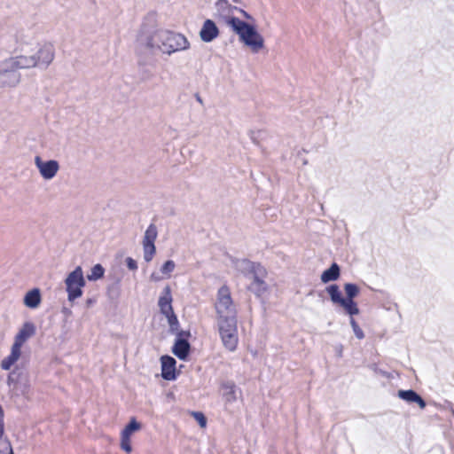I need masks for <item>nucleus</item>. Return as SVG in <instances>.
I'll return each mask as SVG.
<instances>
[{
  "instance_id": "obj_22",
  "label": "nucleus",
  "mask_w": 454,
  "mask_h": 454,
  "mask_svg": "<svg viewBox=\"0 0 454 454\" xmlns=\"http://www.w3.org/2000/svg\"><path fill=\"white\" fill-rule=\"evenodd\" d=\"M158 236V230L154 223H151L145 231L142 244H154Z\"/></svg>"
},
{
  "instance_id": "obj_14",
  "label": "nucleus",
  "mask_w": 454,
  "mask_h": 454,
  "mask_svg": "<svg viewBox=\"0 0 454 454\" xmlns=\"http://www.w3.org/2000/svg\"><path fill=\"white\" fill-rule=\"evenodd\" d=\"M262 265L251 262L247 259H239L234 262L235 269L247 278H250L253 274Z\"/></svg>"
},
{
  "instance_id": "obj_32",
  "label": "nucleus",
  "mask_w": 454,
  "mask_h": 454,
  "mask_svg": "<svg viewBox=\"0 0 454 454\" xmlns=\"http://www.w3.org/2000/svg\"><path fill=\"white\" fill-rule=\"evenodd\" d=\"M350 325H351V327L353 329V332L356 335V337L359 340H362L364 338V332L363 330L359 327V325H357V323L356 322V320L353 318V317H350Z\"/></svg>"
},
{
  "instance_id": "obj_35",
  "label": "nucleus",
  "mask_w": 454,
  "mask_h": 454,
  "mask_svg": "<svg viewBox=\"0 0 454 454\" xmlns=\"http://www.w3.org/2000/svg\"><path fill=\"white\" fill-rule=\"evenodd\" d=\"M126 264H127V267L129 268V270H137V263L131 257H127L126 258Z\"/></svg>"
},
{
  "instance_id": "obj_24",
  "label": "nucleus",
  "mask_w": 454,
  "mask_h": 454,
  "mask_svg": "<svg viewBox=\"0 0 454 454\" xmlns=\"http://www.w3.org/2000/svg\"><path fill=\"white\" fill-rule=\"evenodd\" d=\"M104 267L101 264L98 263L91 268L90 272L87 275V279L89 281H97L102 278L104 277Z\"/></svg>"
},
{
  "instance_id": "obj_43",
  "label": "nucleus",
  "mask_w": 454,
  "mask_h": 454,
  "mask_svg": "<svg viewBox=\"0 0 454 454\" xmlns=\"http://www.w3.org/2000/svg\"><path fill=\"white\" fill-rule=\"evenodd\" d=\"M339 356H341V349H338Z\"/></svg>"
},
{
  "instance_id": "obj_9",
  "label": "nucleus",
  "mask_w": 454,
  "mask_h": 454,
  "mask_svg": "<svg viewBox=\"0 0 454 454\" xmlns=\"http://www.w3.org/2000/svg\"><path fill=\"white\" fill-rule=\"evenodd\" d=\"M8 385H14L13 391L17 395L27 396L31 384L27 372L20 370H13L8 376Z\"/></svg>"
},
{
  "instance_id": "obj_13",
  "label": "nucleus",
  "mask_w": 454,
  "mask_h": 454,
  "mask_svg": "<svg viewBox=\"0 0 454 454\" xmlns=\"http://www.w3.org/2000/svg\"><path fill=\"white\" fill-rule=\"evenodd\" d=\"M189 336L190 333H185L184 331L177 333L176 341L172 348V352L180 360H185L189 355L191 346L187 339H185V337Z\"/></svg>"
},
{
  "instance_id": "obj_6",
  "label": "nucleus",
  "mask_w": 454,
  "mask_h": 454,
  "mask_svg": "<svg viewBox=\"0 0 454 454\" xmlns=\"http://www.w3.org/2000/svg\"><path fill=\"white\" fill-rule=\"evenodd\" d=\"M20 69H25L18 56L0 62V87H15L20 82Z\"/></svg>"
},
{
  "instance_id": "obj_21",
  "label": "nucleus",
  "mask_w": 454,
  "mask_h": 454,
  "mask_svg": "<svg viewBox=\"0 0 454 454\" xmlns=\"http://www.w3.org/2000/svg\"><path fill=\"white\" fill-rule=\"evenodd\" d=\"M223 390V398L227 403H233L236 401V386L232 382H226L222 385Z\"/></svg>"
},
{
  "instance_id": "obj_3",
  "label": "nucleus",
  "mask_w": 454,
  "mask_h": 454,
  "mask_svg": "<svg viewBox=\"0 0 454 454\" xmlns=\"http://www.w3.org/2000/svg\"><path fill=\"white\" fill-rule=\"evenodd\" d=\"M231 29L238 35L239 41L253 52L257 53L264 47V39L254 25L241 20H232Z\"/></svg>"
},
{
  "instance_id": "obj_18",
  "label": "nucleus",
  "mask_w": 454,
  "mask_h": 454,
  "mask_svg": "<svg viewBox=\"0 0 454 454\" xmlns=\"http://www.w3.org/2000/svg\"><path fill=\"white\" fill-rule=\"evenodd\" d=\"M397 396L409 403H417L421 409H424L427 405L424 399L412 389L399 390L397 393Z\"/></svg>"
},
{
  "instance_id": "obj_12",
  "label": "nucleus",
  "mask_w": 454,
  "mask_h": 454,
  "mask_svg": "<svg viewBox=\"0 0 454 454\" xmlns=\"http://www.w3.org/2000/svg\"><path fill=\"white\" fill-rule=\"evenodd\" d=\"M266 276V269L263 266L258 268L254 274L248 278L251 280V283L248 286V290L254 293L256 296L262 295L267 291V284L264 280Z\"/></svg>"
},
{
  "instance_id": "obj_42",
  "label": "nucleus",
  "mask_w": 454,
  "mask_h": 454,
  "mask_svg": "<svg viewBox=\"0 0 454 454\" xmlns=\"http://www.w3.org/2000/svg\"><path fill=\"white\" fill-rule=\"evenodd\" d=\"M93 302H94V301H93V300H92V299H88V300L86 301V305H87V307H90V306L93 304Z\"/></svg>"
},
{
  "instance_id": "obj_29",
  "label": "nucleus",
  "mask_w": 454,
  "mask_h": 454,
  "mask_svg": "<svg viewBox=\"0 0 454 454\" xmlns=\"http://www.w3.org/2000/svg\"><path fill=\"white\" fill-rule=\"evenodd\" d=\"M168 319V323L169 325V329L172 333H178V326H179V323H178V320H177V317L175 315L174 312L168 314V315H166L165 316Z\"/></svg>"
},
{
  "instance_id": "obj_39",
  "label": "nucleus",
  "mask_w": 454,
  "mask_h": 454,
  "mask_svg": "<svg viewBox=\"0 0 454 454\" xmlns=\"http://www.w3.org/2000/svg\"><path fill=\"white\" fill-rule=\"evenodd\" d=\"M4 437V424H0V440Z\"/></svg>"
},
{
  "instance_id": "obj_10",
  "label": "nucleus",
  "mask_w": 454,
  "mask_h": 454,
  "mask_svg": "<svg viewBox=\"0 0 454 454\" xmlns=\"http://www.w3.org/2000/svg\"><path fill=\"white\" fill-rule=\"evenodd\" d=\"M214 10V17L231 27H233L232 20H239L233 16L234 11L239 10V8L231 5L227 0H216Z\"/></svg>"
},
{
  "instance_id": "obj_44",
  "label": "nucleus",
  "mask_w": 454,
  "mask_h": 454,
  "mask_svg": "<svg viewBox=\"0 0 454 454\" xmlns=\"http://www.w3.org/2000/svg\"><path fill=\"white\" fill-rule=\"evenodd\" d=\"M339 356H341V349H338Z\"/></svg>"
},
{
  "instance_id": "obj_40",
  "label": "nucleus",
  "mask_w": 454,
  "mask_h": 454,
  "mask_svg": "<svg viewBox=\"0 0 454 454\" xmlns=\"http://www.w3.org/2000/svg\"><path fill=\"white\" fill-rule=\"evenodd\" d=\"M4 410H3L2 406L0 405V424H4Z\"/></svg>"
},
{
  "instance_id": "obj_20",
  "label": "nucleus",
  "mask_w": 454,
  "mask_h": 454,
  "mask_svg": "<svg viewBox=\"0 0 454 454\" xmlns=\"http://www.w3.org/2000/svg\"><path fill=\"white\" fill-rule=\"evenodd\" d=\"M340 277V267L337 263L333 262L329 269L325 270L321 275V281L328 283L330 281L337 280Z\"/></svg>"
},
{
  "instance_id": "obj_25",
  "label": "nucleus",
  "mask_w": 454,
  "mask_h": 454,
  "mask_svg": "<svg viewBox=\"0 0 454 454\" xmlns=\"http://www.w3.org/2000/svg\"><path fill=\"white\" fill-rule=\"evenodd\" d=\"M340 305L342 306L346 312L351 317L359 313V309L354 300L344 299Z\"/></svg>"
},
{
  "instance_id": "obj_37",
  "label": "nucleus",
  "mask_w": 454,
  "mask_h": 454,
  "mask_svg": "<svg viewBox=\"0 0 454 454\" xmlns=\"http://www.w3.org/2000/svg\"><path fill=\"white\" fill-rule=\"evenodd\" d=\"M62 313L66 316V317H70L72 315V310L68 308H63L62 309Z\"/></svg>"
},
{
  "instance_id": "obj_30",
  "label": "nucleus",
  "mask_w": 454,
  "mask_h": 454,
  "mask_svg": "<svg viewBox=\"0 0 454 454\" xmlns=\"http://www.w3.org/2000/svg\"><path fill=\"white\" fill-rule=\"evenodd\" d=\"M140 427L139 423H137L135 419H132L123 429L121 434L126 436H130L132 432L138 430Z\"/></svg>"
},
{
  "instance_id": "obj_2",
  "label": "nucleus",
  "mask_w": 454,
  "mask_h": 454,
  "mask_svg": "<svg viewBox=\"0 0 454 454\" xmlns=\"http://www.w3.org/2000/svg\"><path fill=\"white\" fill-rule=\"evenodd\" d=\"M18 58L26 69L46 70L55 59V47L51 43H44L35 51L20 54Z\"/></svg>"
},
{
  "instance_id": "obj_17",
  "label": "nucleus",
  "mask_w": 454,
  "mask_h": 454,
  "mask_svg": "<svg viewBox=\"0 0 454 454\" xmlns=\"http://www.w3.org/2000/svg\"><path fill=\"white\" fill-rule=\"evenodd\" d=\"M158 304H159L160 312L164 316L174 312L173 307H172L171 289L168 286L164 287L162 294L159 298Z\"/></svg>"
},
{
  "instance_id": "obj_38",
  "label": "nucleus",
  "mask_w": 454,
  "mask_h": 454,
  "mask_svg": "<svg viewBox=\"0 0 454 454\" xmlns=\"http://www.w3.org/2000/svg\"><path fill=\"white\" fill-rule=\"evenodd\" d=\"M150 278H151V280H153L154 282H158L161 279V278L160 276H158L156 273H152Z\"/></svg>"
},
{
  "instance_id": "obj_27",
  "label": "nucleus",
  "mask_w": 454,
  "mask_h": 454,
  "mask_svg": "<svg viewBox=\"0 0 454 454\" xmlns=\"http://www.w3.org/2000/svg\"><path fill=\"white\" fill-rule=\"evenodd\" d=\"M344 290L347 295L346 299L354 300V298L358 294L359 289L356 285L352 283H347L344 286Z\"/></svg>"
},
{
  "instance_id": "obj_15",
  "label": "nucleus",
  "mask_w": 454,
  "mask_h": 454,
  "mask_svg": "<svg viewBox=\"0 0 454 454\" xmlns=\"http://www.w3.org/2000/svg\"><path fill=\"white\" fill-rule=\"evenodd\" d=\"M219 35V29L212 20H206L200 31V39L210 43Z\"/></svg>"
},
{
  "instance_id": "obj_23",
  "label": "nucleus",
  "mask_w": 454,
  "mask_h": 454,
  "mask_svg": "<svg viewBox=\"0 0 454 454\" xmlns=\"http://www.w3.org/2000/svg\"><path fill=\"white\" fill-rule=\"evenodd\" d=\"M326 291L329 294L331 301L333 303L340 304L342 301L345 299L342 297L341 293L337 285H331L327 286Z\"/></svg>"
},
{
  "instance_id": "obj_19",
  "label": "nucleus",
  "mask_w": 454,
  "mask_h": 454,
  "mask_svg": "<svg viewBox=\"0 0 454 454\" xmlns=\"http://www.w3.org/2000/svg\"><path fill=\"white\" fill-rule=\"evenodd\" d=\"M41 303V294L38 288L28 291L24 297V304L29 309H35Z\"/></svg>"
},
{
  "instance_id": "obj_45",
  "label": "nucleus",
  "mask_w": 454,
  "mask_h": 454,
  "mask_svg": "<svg viewBox=\"0 0 454 454\" xmlns=\"http://www.w3.org/2000/svg\"><path fill=\"white\" fill-rule=\"evenodd\" d=\"M232 2H234V3H239V0H232Z\"/></svg>"
},
{
  "instance_id": "obj_5",
  "label": "nucleus",
  "mask_w": 454,
  "mask_h": 454,
  "mask_svg": "<svg viewBox=\"0 0 454 454\" xmlns=\"http://www.w3.org/2000/svg\"><path fill=\"white\" fill-rule=\"evenodd\" d=\"M215 309L216 313V323L238 320L237 308L233 302L230 288L227 286H223L218 289Z\"/></svg>"
},
{
  "instance_id": "obj_4",
  "label": "nucleus",
  "mask_w": 454,
  "mask_h": 454,
  "mask_svg": "<svg viewBox=\"0 0 454 454\" xmlns=\"http://www.w3.org/2000/svg\"><path fill=\"white\" fill-rule=\"evenodd\" d=\"M35 334V325L32 322H25L15 335L11 353L1 362V368L8 371L19 360L23 344Z\"/></svg>"
},
{
  "instance_id": "obj_28",
  "label": "nucleus",
  "mask_w": 454,
  "mask_h": 454,
  "mask_svg": "<svg viewBox=\"0 0 454 454\" xmlns=\"http://www.w3.org/2000/svg\"><path fill=\"white\" fill-rule=\"evenodd\" d=\"M176 268V263L172 260L166 261L160 268V272L166 276V278H169L170 274L174 271Z\"/></svg>"
},
{
  "instance_id": "obj_41",
  "label": "nucleus",
  "mask_w": 454,
  "mask_h": 454,
  "mask_svg": "<svg viewBox=\"0 0 454 454\" xmlns=\"http://www.w3.org/2000/svg\"><path fill=\"white\" fill-rule=\"evenodd\" d=\"M195 98H196V100H197L200 105H202V104H203V100H202L201 97H200L199 94H196V95H195Z\"/></svg>"
},
{
  "instance_id": "obj_26",
  "label": "nucleus",
  "mask_w": 454,
  "mask_h": 454,
  "mask_svg": "<svg viewBox=\"0 0 454 454\" xmlns=\"http://www.w3.org/2000/svg\"><path fill=\"white\" fill-rule=\"evenodd\" d=\"M143 245V252H144V259L146 262H149L153 260L155 253L156 247L154 244H142Z\"/></svg>"
},
{
  "instance_id": "obj_16",
  "label": "nucleus",
  "mask_w": 454,
  "mask_h": 454,
  "mask_svg": "<svg viewBox=\"0 0 454 454\" xmlns=\"http://www.w3.org/2000/svg\"><path fill=\"white\" fill-rule=\"evenodd\" d=\"M161 362V377L167 380L176 379V360L169 356H162Z\"/></svg>"
},
{
  "instance_id": "obj_31",
  "label": "nucleus",
  "mask_w": 454,
  "mask_h": 454,
  "mask_svg": "<svg viewBox=\"0 0 454 454\" xmlns=\"http://www.w3.org/2000/svg\"><path fill=\"white\" fill-rule=\"evenodd\" d=\"M0 454H13L12 445L6 438L0 440Z\"/></svg>"
},
{
  "instance_id": "obj_11",
  "label": "nucleus",
  "mask_w": 454,
  "mask_h": 454,
  "mask_svg": "<svg viewBox=\"0 0 454 454\" xmlns=\"http://www.w3.org/2000/svg\"><path fill=\"white\" fill-rule=\"evenodd\" d=\"M35 165L41 176L45 180H51L59 170V163L56 160H43L40 156L35 157Z\"/></svg>"
},
{
  "instance_id": "obj_7",
  "label": "nucleus",
  "mask_w": 454,
  "mask_h": 454,
  "mask_svg": "<svg viewBox=\"0 0 454 454\" xmlns=\"http://www.w3.org/2000/svg\"><path fill=\"white\" fill-rule=\"evenodd\" d=\"M85 284L82 269L77 266L65 279L68 301L73 302L82 295Z\"/></svg>"
},
{
  "instance_id": "obj_1",
  "label": "nucleus",
  "mask_w": 454,
  "mask_h": 454,
  "mask_svg": "<svg viewBox=\"0 0 454 454\" xmlns=\"http://www.w3.org/2000/svg\"><path fill=\"white\" fill-rule=\"evenodd\" d=\"M145 45L152 51H159L168 56L178 51H187L191 47L189 40L183 34L162 29L147 36Z\"/></svg>"
},
{
  "instance_id": "obj_33",
  "label": "nucleus",
  "mask_w": 454,
  "mask_h": 454,
  "mask_svg": "<svg viewBox=\"0 0 454 454\" xmlns=\"http://www.w3.org/2000/svg\"><path fill=\"white\" fill-rule=\"evenodd\" d=\"M121 448L126 452H130L132 450L129 436L121 434Z\"/></svg>"
},
{
  "instance_id": "obj_8",
  "label": "nucleus",
  "mask_w": 454,
  "mask_h": 454,
  "mask_svg": "<svg viewBox=\"0 0 454 454\" xmlns=\"http://www.w3.org/2000/svg\"><path fill=\"white\" fill-rule=\"evenodd\" d=\"M216 325L223 346L231 352L236 350L239 343L238 320L217 322Z\"/></svg>"
},
{
  "instance_id": "obj_36",
  "label": "nucleus",
  "mask_w": 454,
  "mask_h": 454,
  "mask_svg": "<svg viewBox=\"0 0 454 454\" xmlns=\"http://www.w3.org/2000/svg\"><path fill=\"white\" fill-rule=\"evenodd\" d=\"M242 15L244 18L247 19V20H252V16L247 13L246 11L242 10V9H239L238 10Z\"/></svg>"
},
{
  "instance_id": "obj_34",
  "label": "nucleus",
  "mask_w": 454,
  "mask_h": 454,
  "mask_svg": "<svg viewBox=\"0 0 454 454\" xmlns=\"http://www.w3.org/2000/svg\"><path fill=\"white\" fill-rule=\"evenodd\" d=\"M192 416L201 427H205L207 426V419L202 412L194 411L192 412Z\"/></svg>"
}]
</instances>
